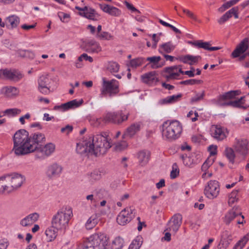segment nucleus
<instances>
[{
	"mask_svg": "<svg viewBox=\"0 0 249 249\" xmlns=\"http://www.w3.org/2000/svg\"><path fill=\"white\" fill-rule=\"evenodd\" d=\"M220 191L219 183L216 180H210L204 189L205 196L210 199H213L218 196Z\"/></svg>",
	"mask_w": 249,
	"mask_h": 249,
	"instance_id": "11",
	"label": "nucleus"
},
{
	"mask_svg": "<svg viewBox=\"0 0 249 249\" xmlns=\"http://www.w3.org/2000/svg\"><path fill=\"white\" fill-rule=\"evenodd\" d=\"M205 92L203 91L201 93H197L194 97H192L191 99V101L192 103L197 102L203 100Z\"/></svg>",
	"mask_w": 249,
	"mask_h": 249,
	"instance_id": "51",
	"label": "nucleus"
},
{
	"mask_svg": "<svg viewBox=\"0 0 249 249\" xmlns=\"http://www.w3.org/2000/svg\"><path fill=\"white\" fill-rule=\"evenodd\" d=\"M234 9H230L224 14L218 20V22L220 24H222L231 18V14L234 11Z\"/></svg>",
	"mask_w": 249,
	"mask_h": 249,
	"instance_id": "46",
	"label": "nucleus"
},
{
	"mask_svg": "<svg viewBox=\"0 0 249 249\" xmlns=\"http://www.w3.org/2000/svg\"><path fill=\"white\" fill-rule=\"evenodd\" d=\"M127 146L126 142L124 141L119 142L116 144L115 149L117 151H122L125 149Z\"/></svg>",
	"mask_w": 249,
	"mask_h": 249,
	"instance_id": "55",
	"label": "nucleus"
},
{
	"mask_svg": "<svg viewBox=\"0 0 249 249\" xmlns=\"http://www.w3.org/2000/svg\"><path fill=\"white\" fill-rule=\"evenodd\" d=\"M14 147L13 150L16 155H24L33 153L29 133L25 129L17 131L13 137Z\"/></svg>",
	"mask_w": 249,
	"mask_h": 249,
	"instance_id": "2",
	"label": "nucleus"
},
{
	"mask_svg": "<svg viewBox=\"0 0 249 249\" xmlns=\"http://www.w3.org/2000/svg\"><path fill=\"white\" fill-rule=\"evenodd\" d=\"M124 245L123 238L118 237L115 238L112 243V249H122Z\"/></svg>",
	"mask_w": 249,
	"mask_h": 249,
	"instance_id": "43",
	"label": "nucleus"
},
{
	"mask_svg": "<svg viewBox=\"0 0 249 249\" xmlns=\"http://www.w3.org/2000/svg\"><path fill=\"white\" fill-rule=\"evenodd\" d=\"M160 59H161V58L160 56L150 57H147L146 59V60L147 61H149L152 64L159 63V62L160 61Z\"/></svg>",
	"mask_w": 249,
	"mask_h": 249,
	"instance_id": "58",
	"label": "nucleus"
},
{
	"mask_svg": "<svg viewBox=\"0 0 249 249\" xmlns=\"http://www.w3.org/2000/svg\"><path fill=\"white\" fill-rule=\"evenodd\" d=\"M0 93L6 97L13 98L18 95L19 90L15 87L5 86L1 88Z\"/></svg>",
	"mask_w": 249,
	"mask_h": 249,
	"instance_id": "27",
	"label": "nucleus"
},
{
	"mask_svg": "<svg viewBox=\"0 0 249 249\" xmlns=\"http://www.w3.org/2000/svg\"><path fill=\"white\" fill-rule=\"evenodd\" d=\"M195 47L198 48H203L205 50H208L210 44L208 42H203L202 40H197L194 42H190Z\"/></svg>",
	"mask_w": 249,
	"mask_h": 249,
	"instance_id": "41",
	"label": "nucleus"
},
{
	"mask_svg": "<svg viewBox=\"0 0 249 249\" xmlns=\"http://www.w3.org/2000/svg\"><path fill=\"white\" fill-rule=\"evenodd\" d=\"M3 194H9L5 181L2 179V176L0 177V195Z\"/></svg>",
	"mask_w": 249,
	"mask_h": 249,
	"instance_id": "47",
	"label": "nucleus"
},
{
	"mask_svg": "<svg viewBox=\"0 0 249 249\" xmlns=\"http://www.w3.org/2000/svg\"><path fill=\"white\" fill-rule=\"evenodd\" d=\"M141 78L143 82L150 85L156 84L158 81L155 71L145 73L141 76Z\"/></svg>",
	"mask_w": 249,
	"mask_h": 249,
	"instance_id": "30",
	"label": "nucleus"
},
{
	"mask_svg": "<svg viewBox=\"0 0 249 249\" xmlns=\"http://www.w3.org/2000/svg\"><path fill=\"white\" fill-rule=\"evenodd\" d=\"M58 230H57L55 227H53L52 225V227H49L45 231V234L47 237L48 241L51 242L54 240L56 236Z\"/></svg>",
	"mask_w": 249,
	"mask_h": 249,
	"instance_id": "37",
	"label": "nucleus"
},
{
	"mask_svg": "<svg viewBox=\"0 0 249 249\" xmlns=\"http://www.w3.org/2000/svg\"><path fill=\"white\" fill-rule=\"evenodd\" d=\"M143 240L142 236H137L131 243L128 249H140L142 244Z\"/></svg>",
	"mask_w": 249,
	"mask_h": 249,
	"instance_id": "38",
	"label": "nucleus"
},
{
	"mask_svg": "<svg viewBox=\"0 0 249 249\" xmlns=\"http://www.w3.org/2000/svg\"><path fill=\"white\" fill-rule=\"evenodd\" d=\"M241 215V213L238 207H234L226 214L224 218V222L228 225L236 217Z\"/></svg>",
	"mask_w": 249,
	"mask_h": 249,
	"instance_id": "24",
	"label": "nucleus"
},
{
	"mask_svg": "<svg viewBox=\"0 0 249 249\" xmlns=\"http://www.w3.org/2000/svg\"><path fill=\"white\" fill-rule=\"evenodd\" d=\"M175 49V45L171 41L162 43L159 46V51L163 55L166 53H171Z\"/></svg>",
	"mask_w": 249,
	"mask_h": 249,
	"instance_id": "33",
	"label": "nucleus"
},
{
	"mask_svg": "<svg viewBox=\"0 0 249 249\" xmlns=\"http://www.w3.org/2000/svg\"><path fill=\"white\" fill-rule=\"evenodd\" d=\"M99 6L104 12L112 16L119 17L121 14V11L115 7L106 4H100Z\"/></svg>",
	"mask_w": 249,
	"mask_h": 249,
	"instance_id": "26",
	"label": "nucleus"
},
{
	"mask_svg": "<svg viewBox=\"0 0 249 249\" xmlns=\"http://www.w3.org/2000/svg\"><path fill=\"white\" fill-rule=\"evenodd\" d=\"M201 57L200 56H193L188 54L179 56L178 57L176 58V59L179 60L184 63L193 65L197 63L198 60Z\"/></svg>",
	"mask_w": 249,
	"mask_h": 249,
	"instance_id": "31",
	"label": "nucleus"
},
{
	"mask_svg": "<svg viewBox=\"0 0 249 249\" xmlns=\"http://www.w3.org/2000/svg\"><path fill=\"white\" fill-rule=\"evenodd\" d=\"M233 6L232 3H231V1H229L225 3H224L220 7H219L218 9V11L219 12L222 13L225 11L226 9L229 8L231 6Z\"/></svg>",
	"mask_w": 249,
	"mask_h": 249,
	"instance_id": "53",
	"label": "nucleus"
},
{
	"mask_svg": "<svg viewBox=\"0 0 249 249\" xmlns=\"http://www.w3.org/2000/svg\"><path fill=\"white\" fill-rule=\"evenodd\" d=\"M6 26L9 29L18 27L20 22V18L15 15H11L5 19Z\"/></svg>",
	"mask_w": 249,
	"mask_h": 249,
	"instance_id": "32",
	"label": "nucleus"
},
{
	"mask_svg": "<svg viewBox=\"0 0 249 249\" xmlns=\"http://www.w3.org/2000/svg\"><path fill=\"white\" fill-rule=\"evenodd\" d=\"M63 171V167L57 163H53L48 165L45 171L46 178L49 180H53L59 178Z\"/></svg>",
	"mask_w": 249,
	"mask_h": 249,
	"instance_id": "10",
	"label": "nucleus"
},
{
	"mask_svg": "<svg viewBox=\"0 0 249 249\" xmlns=\"http://www.w3.org/2000/svg\"><path fill=\"white\" fill-rule=\"evenodd\" d=\"M182 219V216L179 213L173 215L167 225L166 231L176 233L180 227Z\"/></svg>",
	"mask_w": 249,
	"mask_h": 249,
	"instance_id": "18",
	"label": "nucleus"
},
{
	"mask_svg": "<svg viewBox=\"0 0 249 249\" xmlns=\"http://www.w3.org/2000/svg\"><path fill=\"white\" fill-rule=\"evenodd\" d=\"M2 179L5 181L9 194L19 188L25 180L23 175L16 172L6 174L2 176Z\"/></svg>",
	"mask_w": 249,
	"mask_h": 249,
	"instance_id": "6",
	"label": "nucleus"
},
{
	"mask_svg": "<svg viewBox=\"0 0 249 249\" xmlns=\"http://www.w3.org/2000/svg\"><path fill=\"white\" fill-rule=\"evenodd\" d=\"M224 154L230 163L233 164L235 158V154L233 149L231 147H226L224 151Z\"/></svg>",
	"mask_w": 249,
	"mask_h": 249,
	"instance_id": "39",
	"label": "nucleus"
},
{
	"mask_svg": "<svg viewBox=\"0 0 249 249\" xmlns=\"http://www.w3.org/2000/svg\"><path fill=\"white\" fill-rule=\"evenodd\" d=\"M92 246L99 249H106L108 244V237L104 233L98 232L93 234L90 237Z\"/></svg>",
	"mask_w": 249,
	"mask_h": 249,
	"instance_id": "9",
	"label": "nucleus"
},
{
	"mask_svg": "<svg viewBox=\"0 0 249 249\" xmlns=\"http://www.w3.org/2000/svg\"><path fill=\"white\" fill-rule=\"evenodd\" d=\"M119 64L115 62H110L107 66V70L111 73L117 72L119 70Z\"/></svg>",
	"mask_w": 249,
	"mask_h": 249,
	"instance_id": "44",
	"label": "nucleus"
},
{
	"mask_svg": "<svg viewBox=\"0 0 249 249\" xmlns=\"http://www.w3.org/2000/svg\"><path fill=\"white\" fill-rule=\"evenodd\" d=\"M179 170L178 168V166L176 163H174L172 166V170L170 173V178H175L179 175Z\"/></svg>",
	"mask_w": 249,
	"mask_h": 249,
	"instance_id": "49",
	"label": "nucleus"
},
{
	"mask_svg": "<svg viewBox=\"0 0 249 249\" xmlns=\"http://www.w3.org/2000/svg\"><path fill=\"white\" fill-rule=\"evenodd\" d=\"M124 3V4L125 5V6H126V7L128 9L130 10L131 11L137 12L138 13H140V12L138 9H137L135 7H134V6L131 3H129L128 2H127L126 1H125Z\"/></svg>",
	"mask_w": 249,
	"mask_h": 249,
	"instance_id": "59",
	"label": "nucleus"
},
{
	"mask_svg": "<svg viewBox=\"0 0 249 249\" xmlns=\"http://www.w3.org/2000/svg\"><path fill=\"white\" fill-rule=\"evenodd\" d=\"M141 124L140 123H136L128 127L123 134V138H132L134 135L140 130Z\"/></svg>",
	"mask_w": 249,
	"mask_h": 249,
	"instance_id": "25",
	"label": "nucleus"
},
{
	"mask_svg": "<svg viewBox=\"0 0 249 249\" xmlns=\"http://www.w3.org/2000/svg\"><path fill=\"white\" fill-rule=\"evenodd\" d=\"M30 137L32 152L36 151L45 142L46 138L44 134L41 133H36L31 135Z\"/></svg>",
	"mask_w": 249,
	"mask_h": 249,
	"instance_id": "15",
	"label": "nucleus"
},
{
	"mask_svg": "<svg viewBox=\"0 0 249 249\" xmlns=\"http://www.w3.org/2000/svg\"><path fill=\"white\" fill-rule=\"evenodd\" d=\"M20 112V110L17 108H12V109H8L6 110L5 113L8 114H10L12 115H16L19 114Z\"/></svg>",
	"mask_w": 249,
	"mask_h": 249,
	"instance_id": "60",
	"label": "nucleus"
},
{
	"mask_svg": "<svg viewBox=\"0 0 249 249\" xmlns=\"http://www.w3.org/2000/svg\"><path fill=\"white\" fill-rule=\"evenodd\" d=\"M249 240V234L245 235L234 246L233 249H242L248 240Z\"/></svg>",
	"mask_w": 249,
	"mask_h": 249,
	"instance_id": "42",
	"label": "nucleus"
},
{
	"mask_svg": "<svg viewBox=\"0 0 249 249\" xmlns=\"http://www.w3.org/2000/svg\"><path fill=\"white\" fill-rule=\"evenodd\" d=\"M213 161H211L209 160H207L203 164L202 166V169L203 170H206L212 164Z\"/></svg>",
	"mask_w": 249,
	"mask_h": 249,
	"instance_id": "64",
	"label": "nucleus"
},
{
	"mask_svg": "<svg viewBox=\"0 0 249 249\" xmlns=\"http://www.w3.org/2000/svg\"><path fill=\"white\" fill-rule=\"evenodd\" d=\"M52 80L48 75H42L38 80V89L43 94L47 95L51 92L50 85Z\"/></svg>",
	"mask_w": 249,
	"mask_h": 249,
	"instance_id": "17",
	"label": "nucleus"
},
{
	"mask_svg": "<svg viewBox=\"0 0 249 249\" xmlns=\"http://www.w3.org/2000/svg\"><path fill=\"white\" fill-rule=\"evenodd\" d=\"M178 67L177 66H173L166 68L165 71L169 74L166 76L167 79H175L179 75V73L177 72Z\"/></svg>",
	"mask_w": 249,
	"mask_h": 249,
	"instance_id": "36",
	"label": "nucleus"
},
{
	"mask_svg": "<svg viewBox=\"0 0 249 249\" xmlns=\"http://www.w3.org/2000/svg\"><path fill=\"white\" fill-rule=\"evenodd\" d=\"M160 38L157 36V35L154 34L152 35V41H153V43L152 45V48L153 49H155L157 46V43L159 41Z\"/></svg>",
	"mask_w": 249,
	"mask_h": 249,
	"instance_id": "61",
	"label": "nucleus"
},
{
	"mask_svg": "<svg viewBox=\"0 0 249 249\" xmlns=\"http://www.w3.org/2000/svg\"><path fill=\"white\" fill-rule=\"evenodd\" d=\"M55 149V144L50 142L41 146L36 151L41 153L40 158L45 159L52 155L54 152Z\"/></svg>",
	"mask_w": 249,
	"mask_h": 249,
	"instance_id": "21",
	"label": "nucleus"
},
{
	"mask_svg": "<svg viewBox=\"0 0 249 249\" xmlns=\"http://www.w3.org/2000/svg\"><path fill=\"white\" fill-rule=\"evenodd\" d=\"M84 48L86 52L89 53H98L102 50L99 43L93 39L86 41L84 42Z\"/></svg>",
	"mask_w": 249,
	"mask_h": 249,
	"instance_id": "19",
	"label": "nucleus"
},
{
	"mask_svg": "<svg viewBox=\"0 0 249 249\" xmlns=\"http://www.w3.org/2000/svg\"><path fill=\"white\" fill-rule=\"evenodd\" d=\"M235 152L245 157L249 151V142L245 139H235L233 145Z\"/></svg>",
	"mask_w": 249,
	"mask_h": 249,
	"instance_id": "14",
	"label": "nucleus"
},
{
	"mask_svg": "<svg viewBox=\"0 0 249 249\" xmlns=\"http://www.w3.org/2000/svg\"><path fill=\"white\" fill-rule=\"evenodd\" d=\"M72 126L68 124L66 126L62 127L61 129V132L66 134H69L72 131Z\"/></svg>",
	"mask_w": 249,
	"mask_h": 249,
	"instance_id": "56",
	"label": "nucleus"
},
{
	"mask_svg": "<svg viewBox=\"0 0 249 249\" xmlns=\"http://www.w3.org/2000/svg\"><path fill=\"white\" fill-rule=\"evenodd\" d=\"M96 37L101 40H110L113 38V36L107 32H102L100 34H97Z\"/></svg>",
	"mask_w": 249,
	"mask_h": 249,
	"instance_id": "45",
	"label": "nucleus"
},
{
	"mask_svg": "<svg viewBox=\"0 0 249 249\" xmlns=\"http://www.w3.org/2000/svg\"><path fill=\"white\" fill-rule=\"evenodd\" d=\"M98 223V219L96 215L91 216L87 220L85 227L87 230H91L94 228Z\"/></svg>",
	"mask_w": 249,
	"mask_h": 249,
	"instance_id": "40",
	"label": "nucleus"
},
{
	"mask_svg": "<svg viewBox=\"0 0 249 249\" xmlns=\"http://www.w3.org/2000/svg\"><path fill=\"white\" fill-rule=\"evenodd\" d=\"M183 12L185 13L190 18L196 20V17L194 14L188 10L183 9Z\"/></svg>",
	"mask_w": 249,
	"mask_h": 249,
	"instance_id": "63",
	"label": "nucleus"
},
{
	"mask_svg": "<svg viewBox=\"0 0 249 249\" xmlns=\"http://www.w3.org/2000/svg\"><path fill=\"white\" fill-rule=\"evenodd\" d=\"M249 40L248 38H244L236 47L231 53L233 58H236L244 53L249 48Z\"/></svg>",
	"mask_w": 249,
	"mask_h": 249,
	"instance_id": "20",
	"label": "nucleus"
},
{
	"mask_svg": "<svg viewBox=\"0 0 249 249\" xmlns=\"http://www.w3.org/2000/svg\"><path fill=\"white\" fill-rule=\"evenodd\" d=\"M103 118H94L91 120V124L95 127H98L101 124Z\"/></svg>",
	"mask_w": 249,
	"mask_h": 249,
	"instance_id": "57",
	"label": "nucleus"
},
{
	"mask_svg": "<svg viewBox=\"0 0 249 249\" xmlns=\"http://www.w3.org/2000/svg\"><path fill=\"white\" fill-rule=\"evenodd\" d=\"M106 133L90 135L77 143L76 152L80 155L98 156L105 154L111 147Z\"/></svg>",
	"mask_w": 249,
	"mask_h": 249,
	"instance_id": "1",
	"label": "nucleus"
},
{
	"mask_svg": "<svg viewBox=\"0 0 249 249\" xmlns=\"http://www.w3.org/2000/svg\"><path fill=\"white\" fill-rule=\"evenodd\" d=\"M83 60L88 61L89 62H92L93 61V58L91 56H88V54L85 53H84L82 54H81L78 58V60L79 62H81Z\"/></svg>",
	"mask_w": 249,
	"mask_h": 249,
	"instance_id": "54",
	"label": "nucleus"
},
{
	"mask_svg": "<svg viewBox=\"0 0 249 249\" xmlns=\"http://www.w3.org/2000/svg\"><path fill=\"white\" fill-rule=\"evenodd\" d=\"M2 76L10 81L18 82L23 77V74L16 69H4L0 70V77Z\"/></svg>",
	"mask_w": 249,
	"mask_h": 249,
	"instance_id": "13",
	"label": "nucleus"
},
{
	"mask_svg": "<svg viewBox=\"0 0 249 249\" xmlns=\"http://www.w3.org/2000/svg\"><path fill=\"white\" fill-rule=\"evenodd\" d=\"M159 21L163 26H165V27H169L171 29H172V30L174 32H175L176 33H178V34L181 33V32L179 30H178V29H177L176 27L173 26L172 25L170 24L169 23H168L166 22L165 21L162 20V19H159Z\"/></svg>",
	"mask_w": 249,
	"mask_h": 249,
	"instance_id": "50",
	"label": "nucleus"
},
{
	"mask_svg": "<svg viewBox=\"0 0 249 249\" xmlns=\"http://www.w3.org/2000/svg\"><path fill=\"white\" fill-rule=\"evenodd\" d=\"M210 132L212 137L218 141H223L228 135L227 129L219 125H212Z\"/></svg>",
	"mask_w": 249,
	"mask_h": 249,
	"instance_id": "16",
	"label": "nucleus"
},
{
	"mask_svg": "<svg viewBox=\"0 0 249 249\" xmlns=\"http://www.w3.org/2000/svg\"><path fill=\"white\" fill-rule=\"evenodd\" d=\"M58 16L63 22H68L70 18V15L60 12L58 13Z\"/></svg>",
	"mask_w": 249,
	"mask_h": 249,
	"instance_id": "52",
	"label": "nucleus"
},
{
	"mask_svg": "<svg viewBox=\"0 0 249 249\" xmlns=\"http://www.w3.org/2000/svg\"><path fill=\"white\" fill-rule=\"evenodd\" d=\"M232 240L231 233L228 231H224L221 234V239L219 244L220 249H226Z\"/></svg>",
	"mask_w": 249,
	"mask_h": 249,
	"instance_id": "23",
	"label": "nucleus"
},
{
	"mask_svg": "<svg viewBox=\"0 0 249 249\" xmlns=\"http://www.w3.org/2000/svg\"><path fill=\"white\" fill-rule=\"evenodd\" d=\"M84 12H82L83 17H84L90 20H97L99 16L95 10L89 7L85 6Z\"/></svg>",
	"mask_w": 249,
	"mask_h": 249,
	"instance_id": "29",
	"label": "nucleus"
},
{
	"mask_svg": "<svg viewBox=\"0 0 249 249\" xmlns=\"http://www.w3.org/2000/svg\"><path fill=\"white\" fill-rule=\"evenodd\" d=\"M8 246V242L4 239L0 240V249H6Z\"/></svg>",
	"mask_w": 249,
	"mask_h": 249,
	"instance_id": "62",
	"label": "nucleus"
},
{
	"mask_svg": "<svg viewBox=\"0 0 249 249\" xmlns=\"http://www.w3.org/2000/svg\"><path fill=\"white\" fill-rule=\"evenodd\" d=\"M240 93L239 90H232L227 92L218 97L216 101V105L220 107L232 106L239 107L244 104V97L236 99V96Z\"/></svg>",
	"mask_w": 249,
	"mask_h": 249,
	"instance_id": "5",
	"label": "nucleus"
},
{
	"mask_svg": "<svg viewBox=\"0 0 249 249\" xmlns=\"http://www.w3.org/2000/svg\"><path fill=\"white\" fill-rule=\"evenodd\" d=\"M134 211L131 207L122 210L117 217L118 223L121 225H124L129 223L135 217Z\"/></svg>",
	"mask_w": 249,
	"mask_h": 249,
	"instance_id": "12",
	"label": "nucleus"
},
{
	"mask_svg": "<svg viewBox=\"0 0 249 249\" xmlns=\"http://www.w3.org/2000/svg\"><path fill=\"white\" fill-rule=\"evenodd\" d=\"M182 94L181 93L168 96L164 99L160 100L159 101V104L160 105H163L173 103L180 100Z\"/></svg>",
	"mask_w": 249,
	"mask_h": 249,
	"instance_id": "35",
	"label": "nucleus"
},
{
	"mask_svg": "<svg viewBox=\"0 0 249 249\" xmlns=\"http://www.w3.org/2000/svg\"><path fill=\"white\" fill-rule=\"evenodd\" d=\"M143 63V59L142 58H137L130 60L129 66L133 68H136L141 66Z\"/></svg>",
	"mask_w": 249,
	"mask_h": 249,
	"instance_id": "48",
	"label": "nucleus"
},
{
	"mask_svg": "<svg viewBox=\"0 0 249 249\" xmlns=\"http://www.w3.org/2000/svg\"><path fill=\"white\" fill-rule=\"evenodd\" d=\"M150 153L148 151L142 150L138 154L139 162L142 166H144L148 162Z\"/></svg>",
	"mask_w": 249,
	"mask_h": 249,
	"instance_id": "34",
	"label": "nucleus"
},
{
	"mask_svg": "<svg viewBox=\"0 0 249 249\" xmlns=\"http://www.w3.org/2000/svg\"><path fill=\"white\" fill-rule=\"evenodd\" d=\"M102 80L103 85L100 94V97L102 98L107 94L109 97H112L119 92V84L117 80L112 79L107 81L106 78H103Z\"/></svg>",
	"mask_w": 249,
	"mask_h": 249,
	"instance_id": "7",
	"label": "nucleus"
},
{
	"mask_svg": "<svg viewBox=\"0 0 249 249\" xmlns=\"http://www.w3.org/2000/svg\"><path fill=\"white\" fill-rule=\"evenodd\" d=\"M181 131V126L177 121H167L162 125V136L166 140H176L179 137Z\"/></svg>",
	"mask_w": 249,
	"mask_h": 249,
	"instance_id": "4",
	"label": "nucleus"
},
{
	"mask_svg": "<svg viewBox=\"0 0 249 249\" xmlns=\"http://www.w3.org/2000/svg\"><path fill=\"white\" fill-rule=\"evenodd\" d=\"M83 100L77 101L76 99L68 102L66 103L63 104L57 107L62 109L63 111H65L70 109H74L79 107L83 103Z\"/></svg>",
	"mask_w": 249,
	"mask_h": 249,
	"instance_id": "28",
	"label": "nucleus"
},
{
	"mask_svg": "<svg viewBox=\"0 0 249 249\" xmlns=\"http://www.w3.org/2000/svg\"><path fill=\"white\" fill-rule=\"evenodd\" d=\"M39 217V215L37 213H31L22 219L20 224L23 227H30L38 220Z\"/></svg>",
	"mask_w": 249,
	"mask_h": 249,
	"instance_id": "22",
	"label": "nucleus"
},
{
	"mask_svg": "<svg viewBox=\"0 0 249 249\" xmlns=\"http://www.w3.org/2000/svg\"><path fill=\"white\" fill-rule=\"evenodd\" d=\"M128 115V114H124L122 110L117 112H108L104 115L103 122L105 123L120 124L127 120Z\"/></svg>",
	"mask_w": 249,
	"mask_h": 249,
	"instance_id": "8",
	"label": "nucleus"
},
{
	"mask_svg": "<svg viewBox=\"0 0 249 249\" xmlns=\"http://www.w3.org/2000/svg\"><path fill=\"white\" fill-rule=\"evenodd\" d=\"M72 215V211L70 208H63L53 216L52 225L57 230H65Z\"/></svg>",
	"mask_w": 249,
	"mask_h": 249,
	"instance_id": "3",
	"label": "nucleus"
}]
</instances>
